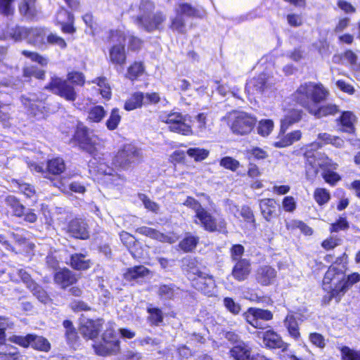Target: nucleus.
<instances>
[{
    "label": "nucleus",
    "mask_w": 360,
    "mask_h": 360,
    "mask_svg": "<svg viewBox=\"0 0 360 360\" xmlns=\"http://www.w3.org/2000/svg\"><path fill=\"white\" fill-rule=\"evenodd\" d=\"M329 92L321 84L305 82L293 94L295 101L304 108L309 113L316 105L326 100Z\"/></svg>",
    "instance_id": "f03ea898"
},
{
    "label": "nucleus",
    "mask_w": 360,
    "mask_h": 360,
    "mask_svg": "<svg viewBox=\"0 0 360 360\" xmlns=\"http://www.w3.org/2000/svg\"><path fill=\"white\" fill-rule=\"evenodd\" d=\"M126 37L120 31H115L112 33V41H117L109 51L110 61L115 65L123 66L126 63L127 56L125 51L124 41Z\"/></svg>",
    "instance_id": "6e6552de"
},
{
    "label": "nucleus",
    "mask_w": 360,
    "mask_h": 360,
    "mask_svg": "<svg viewBox=\"0 0 360 360\" xmlns=\"http://www.w3.org/2000/svg\"><path fill=\"white\" fill-rule=\"evenodd\" d=\"M274 84L273 77L263 72L250 79L246 84L245 90L248 94H261L270 89Z\"/></svg>",
    "instance_id": "1a4fd4ad"
},
{
    "label": "nucleus",
    "mask_w": 360,
    "mask_h": 360,
    "mask_svg": "<svg viewBox=\"0 0 360 360\" xmlns=\"http://www.w3.org/2000/svg\"><path fill=\"white\" fill-rule=\"evenodd\" d=\"M13 188L17 189L27 198H31L35 196L36 191L32 185L21 182L18 180L12 181Z\"/></svg>",
    "instance_id": "49530a36"
},
{
    "label": "nucleus",
    "mask_w": 360,
    "mask_h": 360,
    "mask_svg": "<svg viewBox=\"0 0 360 360\" xmlns=\"http://www.w3.org/2000/svg\"><path fill=\"white\" fill-rule=\"evenodd\" d=\"M302 111L300 110H292L289 111L285 117L281 120V132L285 133L288 127L299 122L302 118Z\"/></svg>",
    "instance_id": "4c0bfd02"
},
{
    "label": "nucleus",
    "mask_w": 360,
    "mask_h": 360,
    "mask_svg": "<svg viewBox=\"0 0 360 360\" xmlns=\"http://www.w3.org/2000/svg\"><path fill=\"white\" fill-rule=\"evenodd\" d=\"M75 139L82 150L92 155H95L101 146L100 139L86 127H77Z\"/></svg>",
    "instance_id": "423d86ee"
},
{
    "label": "nucleus",
    "mask_w": 360,
    "mask_h": 360,
    "mask_svg": "<svg viewBox=\"0 0 360 360\" xmlns=\"http://www.w3.org/2000/svg\"><path fill=\"white\" fill-rule=\"evenodd\" d=\"M102 325L103 322L101 319L91 320L82 319L79 331L84 338L93 340L98 336Z\"/></svg>",
    "instance_id": "412c9836"
},
{
    "label": "nucleus",
    "mask_w": 360,
    "mask_h": 360,
    "mask_svg": "<svg viewBox=\"0 0 360 360\" xmlns=\"http://www.w3.org/2000/svg\"><path fill=\"white\" fill-rule=\"evenodd\" d=\"M106 112L103 107L95 105L91 107L88 112V119L94 122H99L105 116Z\"/></svg>",
    "instance_id": "3c124183"
},
{
    "label": "nucleus",
    "mask_w": 360,
    "mask_h": 360,
    "mask_svg": "<svg viewBox=\"0 0 360 360\" xmlns=\"http://www.w3.org/2000/svg\"><path fill=\"white\" fill-rule=\"evenodd\" d=\"M54 280L56 283L65 288L76 282V278L68 269H63L55 274Z\"/></svg>",
    "instance_id": "f704fd0d"
},
{
    "label": "nucleus",
    "mask_w": 360,
    "mask_h": 360,
    "mask_svg": "<svg viewBox=\"0 0 360 360\" xmlns=\"http://www.w3.org/2000/svg\"><path fill=\"white\" fill-rule=\"evenodd\" d=\"M195 217V223L201 225L206 231L212 232L218 229H222L226 227V222L224 219L217 220L204 208L198 212Z\"/></svg>",
    "instance_id": "9b49d317"
},
{
    "label": "nucleus",
    "mask_w": 360,
    "mask_h": 360,
    "mask_svg": "<svg viewBox=\"0 0 360 360\" xmlns=\"http://www.w3.org/2000/svg\"><path fill=\"white\" fill-rule=\"evenodd\" d=\"M345 277L343 267L340 268L335 265H331L326 272L323 279V289L330 294V300L334 298L336 302H339L340 296L335 295V290H338L342 279Z\"/></svg>",
    "instance_id": "39448f33"
},
{
    "label": "nucleus",
    "mask_w": 360,
    "mask_h": 360,
    "mask_svg": "<svg viewBox=\"0 0 360 360\" xmlns=\"http://www.w3.org/2000/svg\"><path fill=\"white\" fill-rule=\"evenodd\" d=\"M68 232L76 238L84 240L89 237L87 224L82 219L71 220L68 226Z\"/></svg>",
    "instance_id": "4be33fe9"
},
{
    "label": "nucleus",
    "mask_w": 360,
    "mask_h": 360,
    "mask_svg": "<svg viewBox=\"0 0 360 360\" xmlns=\"http://www.w3.org/2000/svg\"><path fill=\"white\" fill-rule=\"evenodd\" d=\"M92 83L96 84L97 85V86L98 87V89L103 98L108 100L111 98V87L108 82V79L105 77H97L92 81Z\"/></svg>",
    "instance_id": "a18cd8bd"
},
{
    "label": "nucleus",
    "mask_w": 360,
    "mask_h": 360,
    "mask_svg": "<svg viewBox=\"0 0 360 360\" xmlns=\"http://www.w3.org/2000/svg\"><path fill=\"white\" fill-rule=\"evenodd\" d=\"M263 342L266 347L271 349L278 348L284 351L288 347V345L283 341L281 337L271 330L264 333Z\"/></svg>",
    "instance_id": "bb28decb"
},
{
    "label": "nucleus",
    "mask_w": 360,
    "mask_h": 360,
    "mask_svg": "<svg viewBox=\"0 0 360 360\" xmlns=\"http://www.w3.org/2000/svg\"><path fill=\"white\" fill-rule=\"evenodd\" d=\"M199 242L198 236H193L191 233H186L185 237L179 243V248L184 252L193 251Z\"/></svg>",
    "instance_id": "79ce46f5"
},
{
    "label": "nucleus",
    "mask_w": 360,
    "mask_h": 360,
    "mask_svg": "<svg viewBox=\"0 0 360 360\" xmlns=\"http://www.w3.org/2000/svg\"><path fill=\"white\" fill-rule=\"evenodd\" d=\"M159 119L161 122L166 123L171 131L178 133L184 136H189L193 134L190 122V117L184 115L178 112H163Z\"/></svg>",
    "instance_id": "20e7f679"
},
{
    "label": "nucleus",
    "mask_w": 360,
    "mask_h": 360,
    "mask_svg": "<svg viewBox=\"0 0 360 360\" xmlns=\"http://www.w3.org/2000/svg\"><path fill=\"white\" fill-rule=\"evenodd\" d=\"M196 134L200 136H204L211 130V124L209 123L207 116L205 113H199L195 117Z\"/></svg>",
    "instance_id": "a19ab883"
},
{
    "label": "nucleus",
    "mask_w": 360,
    "mask_h": 360,
    "mask_svg": "<svg viewBox=\"0 0 360 360\" xmlns=\"http://www.w3.org/2000/svg\"><path fill=\"white\" fill-rule=\"evenodd\" d=\"M229 119L231 131L239 135L249 134L256 123L255 117L245 112H233L230 114Z\"/></svg>",
    "instance_id": "0eeeda50"
},
{
    "label": "nucleus",
    "mask_w": 360,
    "mask_h": 360,
    "mask_svg": "<svg viewBox=\"0 0 360 360\" xmlns=\"http://www.w3.org/2000/svg\"><path fill=\"white\" fill-rule=\"evenodd\" d=\"M192 285L208 297L216 293L215 281L213 277L205 271L198 277L192 278Z\"/></svg>",
    "instance_id": "2eb2a0df"
},
{
    "label": "nucleus",
    "mask_w": 360,
    "mask_h": 360,
    "mask_svg": "<svg viewBox=\"0 0 360 360\" xmlns=\"http://www.w3.org/2000/svg\"><path fill=\"white\" fill-rule=\"evenodd\" d=\"M30 346L37 350L48 352L51 345L49 341L42 336L32 334Z\"/></svg>",
    "instance_id": "09e8293b"
},
{
    "label": "nucleus",
    "mask_w": 360,
    "mask_h": 360,
    "mask_svg": "<svg viewBox=\"0 0 360 360\" xmlns=\"http://www.w3.org/2000/svg\"><path fill=\"white\" fill-rule=\"evenodd\" d=\"M274 127V122L271 120H262L258 123L257 132L259 135L266 137L271 134Z\"/></svg>",
    "instance_id": "5fc2aeb1"
},
{
    "label": "nucleus",
    "mask_w": 360,
    "mask_h": 360,
    "mask_svg": "<svg viewBox=\"0 0 360 360\" xmlns=\"http://www.w3.org/2000/svg\"><path fill=\"white\" fill-rule=\"evenodd\" d=\"M6 203L9 206L13 214L18 217H22L23 220L30 223L37 221V214L30 209H26L15 197L9 195L6 198Z\"/></svg>",
    "instance_id": "4468645a"
},
{
    "label": "nucleus",
    "mask_w": 360,
    "mask_h": 360,
    "mask_svg": "<svg viewBox=\"0 0 360 360\" xmlns=\"http://www.w3.org/2000/svg\"><path fill=\"white\" fill-rule=\"evenodd\" d=\"M27 165L31 171L41 173L45 178L51 180L54 186L58 188L62 191H65V186L61 181H53V179L49 176V175H60L65 170L66 166L63 158L57 157L49 160L46 163V169L43 166L35 162H28Z\"/></svg>",
    "instance_id": "7ed1b4c3"
},
{
    "label": "nucleus",
    "mask_w": 360,
    "mask_h": 360,
    "mask_svg": "<svg viewBox=\"0 0 360 360\" xmlns=\"http://www.w3.org/2000/svg\"><path fill=\"white\" fill-rule=\"evenodd\" d=\"M187 154L194 158L195 161H202L209 155V151L206 149L199 148H191L187 150Z\"/></svg>",
    "instance_id": "052dcab7"
},
{
    "label": "nucleus",
    "mask_w": 360,
    "mask_h": 360,
    "mask_svg": "<svg viewBox=\"0 0 360 360\" xmlns=\"http://www.w3.org/2000/svg\"><path fill=\"white\" fill-rule=\"evenodd\" d=\"M360 281V275L356 273L352 274L349 275L347 278L345 276L342 279V283H340V285L338 287V290H335V295L340 296V298L345 295L347 290L351 287L353 284L357 283Z\"/></svg>",
    "instance_id": "58836bf2"
},
{
    "label": "nucleus",
    "mask_w": 360,
    "mask_h": 360,
    "mask_svg": "<svg viewBox=\"0 0 360 360\" xmlns=\"http://www.w3.org/2000/svg\"><path fill=\"white\" fill-rule=\"evenodd\" d=\"M29 28L14 26L6 27V30H0V38H11L15 41H19L22 39H27Z\"/></svg>",
    "instance_id": "c85d7f7f"
},
{
    "label": "nucleus",
    "mask_w": 360,
    "mask_h": 360,
    "mask_svg": "<svg viewBox=\"0 0 360 360\" xmlns=\"http://www.w3.org/2000/svg\"><path fill=\"white\" fill-rule=\"evenodd\" d=\"M255 278L257 283L260 285L269 286L276 282L277 271L270 265H260L255 271Z\"/></svg>",
    "instance_id": "dca6fc26"
},
{
    "label": "nucleus",
    "mask_w": 360,
    "mask_h": 360,
    "mask_svg": "<svg viewBox=\"0 0 360 360\" xmlns=\"http://www.w3.org/2000/svg\"><path fill=\"white\" fill-rule=\"evenodd\" d=\"M136 232L162 243H168L172 244L179 240V236L176 233L172 232L169 233L168 234H164L156 229L147 226L137 228L136 229Z\"/></svg>",
    "instance_id": "f3484780"
},
{
    "label": "nucleus",
    "mask_w": 360,
    "mask_h": 360,
    "mask_svg": "<svg viewBox=\"0 0 360 360\" xmlns=\"http://www.w3.org/2000/svg\"><path fill=\"white\" fill-rule=\"evenodd\" d=\"M240 214L245 221L250 224L253 228H256L255 215L250 207L247 205L243 206L240 210Z\"/></svg>",
    "instance_id": "680f3d73"
},
{
    "label": "nucleus",
    "mask_w": 360,
    "mask_h": 360,
    "mask_svg": "<svg viewBox=\"0 0 360 360\" xmlns=\"http://www.w3.org/2000/svg\"><path fill=\"white\" fill-rule=\"evenodd\" d=\"M297 319H300L297 314L292 311H290L283 321V325L287 329L288 335L295 341H298L300 338V333Z\"/></svg>",
    "instance_id": "393cba45"
},
{
    "label": "nucleus",
    "mask_w": 360,
    "mask_h": 360,
    "mask_svg": "<svg viewBox=\"0 0 360 360\" xmlns=\"http://www.w3.org/2000/svg\"><path fill=\"white\" fill-rule=\"evenodd\" d=\"M339 112L338 105L333 103H327L321 106L316 105L313 109H311L310 114L316 118L320 119L329 115H335Z\"/></svg>",
    "instance_id": "7c9ffc66"
},
{
    "label": "nucleus",
    "mask_w": 360,
    "mask_h": 360,
    "mask_svg": "<svg viewBox=\"0 0 360 360\" xmlns=\"http://www.w3.org/2000/svg\"><path fill=\"white\" fill-rule=\"evenodd\" d=\"M70 265L77 270H86L90 267L91 260L85 254L76 253L71 256Z\"/></svg>",
    "instance_id": "e433bc0d"
},
{
    "label": "nucleus",
    "mask_w": 360,
    "mask_h": 360,
    "mask_svg": "<svg viewBox=\"0 0 360 360\" xmlns=\"http://www.w3.org/2000/svg\"><path fill=\"white\" fill-rule=\"evenodd\" d=\"M184 266H186V270L188 273V276L190 280L198 277L200 274L205 271L201 270L198 260L195 258L187 257L183 260Z\"/></svg>",
    "instance_id": "c9c22d12"
},
{
    "label": "nucleus",
    "mask_w": 360,
    "mask_h": 360,
    "mask_svg": "<svg viewBox=\"0 0 360 360\" xmlns=\"http://www.w3.org/2000/svg\"><path fill=\"white\" fill-rule=\"evenodd\" d=\"M148 312L150 314L149 320L153 325H158L163 321L162 312L158 308H148Z\"/></svg>",
    "instance_id": "69168bd1"
},
{
    "label": "nucleus",
    "mask_w": 360,
    "mask_h": 360,
    "mask_svg": "<svg viewBox=\"0 0 360 360\" xmlns=\"http://www.w3.org/2000/svg\"><path fill=\"white\" fill-rule=\"evenodd\" d=\"M155 6L150 0H141L138 6V14L135 18L134 22L137 25L145 18H148L153 13Z\"/></svg>",
    "instance_id": "473e14b6"
},
{
    "label": "nucleus",
    "mask_w": 360,
    "mask_h": 360,
    "mask_svg": "<svg viewBox=\"0 0 360 360\" xmlns=\"http://www.w3.org/2000/svg\"><path fill=\"white\" fill-rule=\"evenodd\" d=\"M148 274V270L143 266H137L128 269L124 274V278L127 281H132L143 277Z\"/></svg>",
    "instance_id": "de8ad7c7"
},
{
    "label": "nucleus",
    "mask_w": 360,
    "mask_h": 360,
    "mask_svg": "<svg viewBox=\"0 0 360 360\" xmlns=\"http://www.w3.org/2000/svg\"><path fill=\"white\" fill-rule=\"evenodd\" d=\"M284 133L280 131L278 140L273 143L276 148H285L299 141L302 137V132L300 130L293 131L286 135H281Z\"/></svg>",
    "instance_id": "c756f323"
},
{
    "label": "nucleus",
    "mask_w": 360,
    "mask_h": 360,
    "mask_svg": "<svg viewBox=\"0 0 360 360\" xmlns=\"http://www.w3.org/2000/svg\"><path fill=\"white\" fill-rule=\"evenodd\" d=\"M96 353L100 356L114 355L120 350V341L103 340L93 345Z\"/></svg>",
    "instance_id": "b1692460"
},
{
    "label": "nucleus",
    "mask_w": 360,
    "mask_h": 360,
    "mask_svg": "<svg viewBox=\"0 0 360 360\" xmlns=\"http://www.w3.org/2000/svg\"><path fill=\"white\" fill-rule=\"evenodd\" d=\"M304 156L307 162L314 168L319 167L324 169L325 171L330 169H336L337 167V164L333 162V161L324 154L318 152L314 153L311 151L307 150L305 153Z\"/></svg>",
    "instance_id": "a211bd4d"
},
{
    "label": "nucleus",
    "mask_w": 360,
    "mask_h": 360,
    "mask_svg": "<svg viewBox=\"0 0 360 360\" xmlns=\"http://www.w3.org/2000/svg\"><path fill=\"white\" fill-rule=\"evenodd\" d=\"M22 54L30 58L32 61L37 63L43 67L48 65L49 59L45 56L39 54L38 53L25 50L22 51Z\"/></svg>",
    "instance_id": "13d9d810"
},
{
    "label": "nucleus",
    "mask_w": 360,
    "mask_h": 360,
    "mask_svg": "<svg viewBox=\"0 0 360 360\" xmlns=\"http://www.w3.org/2000/svg\"><path fill=\"white\" fill-rule=\"evenodd\" d=\"M49 32L43 27H32L28 30L27 42L40 49L46 48Z\"/></svg>",
    "instance_id": "6ab92c4d"
},
{
    "label": "nucleus",
    "mask_w": 360,
    "mask_h": 360,
    "mask_svg": "<svg viewBox=\"0 0 360 360\" xmlns=\"http://www.w3.org/2000/svg\"><path fill=\"white\" fill-rule=\"evenodd\" d=\"M144 94L141 92H136L131 95L124 103V109L127 111L133 110L141 108L143 104Z\"/></svg>",
    "instance_id": "c03bdc74"
},
{
    "label": "nucleus",
    "mask_w": 360,
    "mask_h": 360,
    "mask_svg": "<svg viewBox=\"0 0 360 360\" xmlns=\"http://www.w3.org/2000/svg\"><path fill=\"white\" fill-rule=\"evenodd\" d=\"M342 358L343 360H360V352L344 346L341 348Z\"/></svg>",
    "instance_id": "0e129e2a"
},
{
    "label": "nucleus",
    "mask_w": 360,
    "mask_h": 360,
    "mask_svg": "<svg viewBox=\"0 0 360 360\" xmlns=\"http://www.w3.org/2000/svg\"><path fill=\"white\" fill-rule=\"evenodd\" d=\"M220 165L227 169H230L233 172L236 171V169L239 167L240 163L236 159H233L231 157H224L221 159Z\"/></svg>",
    "instance_id": "774afa93"
},
{
    "label": "nucleus",
    "mask_w": 360,
    "mask_h": 360,
    "mask_svg": "<svg viewBox=\"0 0 360 360\" xmlns=\"http://www.w3.org/2000/svg\"><path fill=\"white\" fill-rule=\"evenodd\" d=\"M139 200L143 202L146 209L149 211H151L154 213H158L160 210V206L158 203L154 201H152L148 196L145 194L141 193L139 194Z\"/></svg>",
    "instance_id": "e2e57ef3"
},
{
    "label": "nucleus",
    "mask_w": 360,
    "mask_h": 360,
    "mask_svg": "<svg viewBox=\"0 0 360 360\" xmlns=\"http://www.w3.org/2000/svg\"><path fill=\"white\" fill-rule=\"evenodd\" d=\"M18 8L20 13L29 19L34 18L38 13L36 0H20Z\"/></svg>",
    "instance_id": "72a5a7b5"
},
{
    "label": "nucleus",
    "mask_w": 360,
    "mask_h": 360,
    "mask_svg": "<svg viewBox=\"0 0 360 360\" xmlns=\"http://www.w3.org/2000/svg\"><path fill=\"white\" fill-rule=\"evenodd\" d=\"M262 215L266 221H270L276 216L277 203L272 198H265L259 201Z\"/></svg>",
    "instance_id": "cd10ccee"
},
{
    "label": "nucleus",
    "mask_w": 360,
    "mask_h": 360,
    "mask_svg": "<svg viewBox=\"0 0 360 360\" xmlns=\"http://www.w3.org/2000/svg\"><path fill=\"white\" fill-rule=\"evenodd\" d=\"M250 352V347L244 342H237L230 350L231 356L236 360H248Z\"/></svg>",
    "instance_id": "2f4dec72"
},
{
    "label": "nucleus",
    "mask_w": 360,
    "mask_h": 360,
    "mask_svg": "<svg viewBox=\"0 0 360 360\" xmlns=\"http://www.w3.org/2000/svg\"><path fill=\"white\" fill-rule=\"evenodd\" d=\"M243 316L250 325L256 328H264V321L272 319V313L266 309L250 308L243 314Z\"/></svg>",
    "instance_id": "f8f14e48"
},
{
    "label": "nucleus",
    "mask_w": 360,
    "mask_h": 360,
    "mask_svg": "<svg viewBox=\"0 0 360 360\" xmlns=\"http://www.w3.org/2000/svg\"><path fill=\"white\" fill-rule=\"evenodd\" d=\"M179 291V288L174 284L160 285L158 290V294L162 300L174 299Z\"/></svg>",
    "instance_id": "37998d69"
},
{
    "label": "nucleus",
    "mask_w": 360,
    "mask_h": 360,
    "mask_svg": "<svg viewBox=\"0 0 360 360\" xmlns=\"http://www.w3.org/2000/svg\"><path fill=\"white\" fill-rule=\"evenodd\" d=\"M170 28L174 32H176L179 34L186 33L188 29L184 18L177 14L175 18L171 20Z\"/></svg>",
    "instance_id": "8fccbe9b"
},
{
    "label": "nucleus",
    "mask_w": 360,
    "mask_h": 360,
    "mask_svg": "<svg viewBox=\"0 0 360 360\" xmlns=\"http://www.w3.org/2000/svg\"><path fill=\"white\" fill-rule=\"evenodd\" d=\"M141 159V150L132 144H127L113 157L111 166L105 162H100L96 168L99 173L103 174L104 183L108 186L118 187L124 182V177L118 172L128 169Z\"/></svg>",
    "instance_id": "f257e3e1"
},
{
    "label": "nucleus",
    "mask_w": 360,
    "mask_h": 360,
    "mask_svg": "<svg viewBox=\"0 0 360 360\" xmlns=\"http://www.w3.org/2000/svg\"><path fill=\"white\" fill-rule=\"evenodd\" d=\"M46 88L68 101H74L76 99L77 94L73 86L60 77H52Z\"/></svg>",
    "instance_id": "9d476101"
},
{
    "label": "nucleus",
    "mask_w": 360,
    "mask_h": 360,
    "mask_svg": "<svg viewBox=\"0 0 360 360\" xmlns=\"http://www.w3.org/2000/svg\"><path fill=\"white\" fill-rule=\"evenodd\" d=\"M357 122V117L352 111H344L337 120L338 131L353 134L355 132V124Z\"/></svg>",
    "instance_id": "aec40b11"
},
{
    "label": "nucleus",
    "mask_w": 360,
    "mask_h": 360,
    "mask_svg": "<svg viewBox=\"0 0 360 360\" xmlns=\"http://www.w3.org/2000/svg\"><path fill=\"white\" fill-rule=\"evenodd\" d=\"M60 15H67L68 22H61V30L64 33L72 34L75 32V28L73 26L74 16L73 15L66 10H62L58 14V18Z\"/></svg>",
    "instance_id": "603ef678"
},
{
    "label": "nucleus",
    "mask_w": 360,
    "mask_h": 360,
    "mask_svg": "<svg viewBox=\"0 0 360 360\" xmlns=\"http://www.w3.org/2000/svg\"><path fill=\"white\" fill-rule=\"evenodd\" d=\"M121 120V116L117 108L112 110L110 115L106 121V127L109 130L115 129Z\"/></svg>",
    "instance_id": "bf43d9fd"
},
{
    "label": "nucleus",
    "mask_w": 360,
    "mask_h": 360,
    "mask_svg": "<svg viewBox=\"0 0 360 360\" xmlns=\"http://www.w3.org/2000/svg\"><path fill=\"white\" fill-rule=\"evenodd\" d=\"M23 76L25 77H34L39 79H44L45 77V71L34 65H28L23 68Z\"/></svg>",
    "instance_id": "6e6d98bb"
},
{
    "label": "nucleus",
    "mask_w": 360,
    "mask_h": 360,
    "mask_svg": "<svg viewBox=\"0 0 360 360\" xmlns=\"http://www.w3.org/2000/svg\"><path fill=\"white\" fill-rule=\"evenodd\" d=\"M176 13L177 15H180L183 17L185 15L187 17L197 18H202L205 14L203 11L192 7L188 4H180L176 9Z\"/></svg>",
    "instance_id": "ea45409f"
},
{
    "label": "nucleus",
    "mask_w": 360,
    "mask_h": 360,
    "mask_svg": "<svg viewBox=\"0 0 360 360\" xmlns=\"http://www.w3.org/2000/svg\"><path fill=\"white\" fill-rule=\"evenodd\" d=\"M165 19L166 17L161 12L153 13L150 16L139 23L137 26L148 32H152L155 30H159L161 24Z\"/></svg>",
    "instance_id": "a878e982"
},
{
    "label": "nucleus",
    "mask_w": 360,
    "mask_h": 360,
    "mask_svg": "<svg viewBox=\"0 0 360 360\" xmlns=\"http://www.w3.org/2000/svg\"><path fill=\"white\" fill-rule=\"evenodd\" d=\"M21 100L30 114L39 119L44 117V111L46 110L44 105V98L42 96L39 98L36 94H30L29 96H22Z\"/></svg>",
    "instance_id": "ddd939ff"
},
{
    "label": "nucleus",
    "mask_w": 360,
    "mask_h": 360,
    "mask_svg": "<svg viewBox=\"0 0 360 360\" xmlns=\"http://www.w3.org/2000/svg\"><path fill=\"white\" fill-rule=\"evenodd\" d=\"M31 338L32 334H28L25 336L13 335L10 337L9 340L11 342L21 347H27L30 346Z\"/></svg>",
    "instance_id": "338daca9"
},
{
    "label": "nucleus",
    "mask_w": 360,
    "mask_h": 360,
    "mask_svg": "<svg viewBox=\"0 0 360 360\" xmlns=\"http://www.w3.org/2000/svg\"><path fill=\"white\" fill-rule=\"evenodd\" d=\"M314 198L319 205L326 204L330 199L329 191L323 188H316L314 192Z\"/></svg>",
    "instance_id": "864d4df0"
},
{
    "label": "nucleus",
    "mask_w": 360,
    "mask_h": 360,
    "mask_svg": "<svg viewBox=\"0 0 360 360\" xmlns=\"http://www.w3.org/2000/svg\"><path fill=\"white\" fill-rule=\"evenodd\" d=\"M143 70V64L135 62L128 68L127 77L133 81L142 75Z\"/></svg>",
    "instance_id": "4d7b16f0"
},
{
    "label": "nucleus",
    "mask_w": 360,
    "mask_h": 360,
    "mask_svg": "<svg viewBox=\"0 0 360 360\" xmlns=\"http://www.w3.org/2000/svg\"><path fill=\"white\" fill-rule=\"evenodd\" d=\"M251 273V262L248 259H243L235 262L231 275L238 281L246 280Z\"/></svg>",
    "instance_id": "5701e85b"
}]
</instances>
